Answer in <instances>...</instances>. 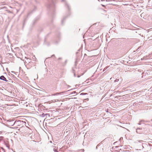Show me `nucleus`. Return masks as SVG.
Segmentation results:
<instances>
[{
	"instance_id": "obj_1",
	"label": "nucleus",
	"mask_w": 152,
	"mask_h": 152,
	"mask_svg": "<svg viewBox=\"0 0 152 152\" xmlns=\"http://www.w3.org/2000/svg\"><path fill=\"white\" fill-rule=\"evenodd\" d=\"M24 123H26V122L22 121H15L14 124H16V125L18 126L21 124H23Z\"/></svg>"
},
{
	"instance_id": "obj_2",
	"label": "nucleus",
	"mask_w": 152,
	"mask_h": 152,
	"mask_svg": "<svg viewBox=\"0 0 152 152\" xmlns=\"http://www.w3.org/2000/svg\"><path fill=\"white\" fill-rule=\"evenodd\" d=\"M54 6V4L53 2L51 1V3H49L47 5V7L49 9L53 8Z\"/></svg>"
},
{
	"instance_id": "obj_3",
	"label": "nucleus",
	"mask_w": 152,
	"mask_h": 152,
	"mask_svg": "<svg viewBox=\"0 0 152 152\" xmlns=\"http://www.w3.org/2000/svg\"><path fill=\"white\" fill-rule=\"evenodd\" d=\"M4 143L6 146L9 149L10 148V145L9 144V142L7 140H5L4 141Z\"/></svg>"
},
{
	"instance_id": "obj_4",
	"label": "nucleus",
	"mask_w": 152,
	"mask_h": 152,
	"mask_svg": "<svg viewBox=\"0 0 152 152\" xmlns=\"http://www.w3.org/2000/svg\"><path fill=\"white\" fill-rule=\"evenodd\" d=\"M61 1L62 2H64L66 7H67V8L69 10L70 8L69 7V5H68V4L67 3V2L65 0H61Z\"/></svg>"
},
{
	"instance_id": "obj_5",
	"label": "nucleus",
	"mask_w": 152,
	"mask_h": 152,
	"mask_svg": "<svg viewBox=\"0 0 152 152\" xmlns=\"http://www.w3.org/2000/svg\"><path fill=\"white\" fill-rule=\"evenodd\" d=\"M0 79L6 82L8 81V80H7L6 78L3 75H2L0 77Z\"/></svg>"
},
{
	"instance_id": "obj_6",
	"label": "nucleus",
	"mask_w": 152,
	"mask_h": 152,
	"mask_svg": "<svg viewBox=\"0 0 152 152\" xmlns=\"http://www.w3.org/2000/svg\"><path fill=\"white\" fill-rule=\"evenodd\" d=\"M141 130L142 128H137L136 129V132L138 134H141L142 133Z\"/></svg>"
},
{
	"instance_id": "obj_7",
	"label": "nucleus",
	"mask_w": 152,
	"mask_h": 152,
	"mask_svg": "<svg viewBox=\"0 0 152 152\" xmlns=\"http://www.w3.org/2000/svg\"><path fill=\"white\" fill-rule=\"evenodd\" d=\"M77 94L76 92L75 91H74L72 92L70 94L74 96L75 95L74 94Z\"/></svg>"
},
{
	"instance_id": "obj_8",
	"label": "nucleus",
	"mask_w": 152,
	"mask_h": 152,
	"mask_svg": "<svg viewBox=\"0 0 152 152\" xmlns=\"http://www.w3.org/2000/svg\"><path fill=\"white\" fill-rule=\"evenodd\" d=\"M49 115L48 114H44V113H42V117H44L46 116V115Z\"/></svg>"
},
{
	"instance_id": "obj_9",
	"label": "nucleus",
	"mask_w": 152,
	"mask_h": 152,
	"mask_svg": "<svg viewBox=\"0 0 152 152\" xmlns=\"http://www.w3.org/2000/svg\"><path fill=\"white\" fill-rule=\"evenodd\" d=\"M84 150L83 149H81L79 150H78L76 152H83Z\"/></svg>"
},
{
	"instance_id": "obj_10",
	"label": "nucleus",
	"mask_w": 152,
	"mask_h": 152,
	"mask_svg": "<svg viewBox=\"0 0 152 152\" xmlns=\"http://www.w3.org/2000/svg\"><path fill=\"white\" fill-rule=\"evenodd\" d=\"M54 148H53V151H54L55 152H57V150L56 149H55V148H56V147L54 146Z\"/></svg>"
},
{
	"instance_id": "obj_11",
	"label": "nucleus",
	"mask_w": 152,
	"mask_h": 152,
	"mask_svg": "<svg viewBox=\"0 0 152 152\" xmlns=\"http://www.w3.org/2000/svg\"><path fill=\"white\" fill-rule=\"evenodd\" d=\"M72 72H73V73H74V76L75 77H76V75H75V72H74V70L73 69H72Z\"/></svg>"
},
{
	"instance_id": "obj_12",
	"label": "nucleus",
	"mask_w": 152,
	"mask_h": 152,
	"mask_svg": "<svg viewBox=\"0 0 152 152\" xmlns=\"http://www.w3.org/2000/svg\"><path fill=\"white\" fill-rule=\"evenodd\" d=\"M66 18V17H65L64 18H63V19L62 20H61V23H63V22L64 21V20L65 19V18Z\"/></svg>"
},
{
	"instance_id": "obj_13",
	"label": "nucleus",
	"mask_w": 152,
	"mask_h": 152,
	"mask_svg": "<svg viewBox=\"0 0 152 152\" xmlns=\"http://www.w3.org/2000/svg\"><path fill=\"white\" fill-rule=\"evenodd\" d=\"M142 121H142V120H141V121H140L139 123H138V124L139 125H140V124H141V123H142Z\"/></svg>"
},
{
	"instance_id": "obj_14",
	"label": "nucleus",
	"mask_w": 152,
	"mask_h": 152,
	"mask_svg": "<svg viewBox=\"0 0 152 152\" xmlns=\"http://www.w3.org/2000/svg\"><path fill=\"white\" fill-rule=\"evenodd\" d=\"M86 94H87V93H81L80 94V95H86Z\"/></svg>"
},
{
	"instance_id": "obj_15",
	"label": "nucleus",
	"mask_w": 152,
	"mask_h": 152,
	"mask_svg": "<svg viewBox=\"0 0 152 152\" xmlns=\"http://www.w3.org/2000/svg\"><path fill=\"white\" fill-rule=\"evenodd\" d=\"M0 142L1 141V140H2L3 139V137H0Z\"/></svg>"
},
{
	"instance_id": "obj_16",
	"label": "nucleus",
	"mask_w": 152,
	"mask_h": 152,
	"mask_svg": "<svg viewBox=\"0 0 152 152\" xmlns=\"http://www.w3.org/2000/svg\"><path fill=\"white\" fill-rule=\"evenodd\" d=\"M30 59H29V60H28V61H27V62H28V63H29L31 62V61H30Z\"/></svg>"
},
{
	"instance_id": "obj_17",
	"label": "nucleus",
	"mask_w": 152,
	"mask_h": 152,
	"mask_svg": "<svg viewBox=\"0 0 152 152\" xmlns=\"http://www.w3.org/2000/svg\"><path fill=\"white\" fill-rule=\"evenodd\" d=\"M107 67H106L104 68V69L106 70L107 69Z\"/></svg>"
},
{
	"instance_id": "obj_18",
	"label": "nucleus",
	"mask_w": 152,
	"mask_h": 152,
	"mask_svg": "<svg viewBox=\"0 0 152 152\" xmlns=\"http://www.w3.org/2000/svg\"><path fill=\"white\" fill-rule=\"evenodd\" d=\"M55 56V55H53L51 57H53V56Z\"/></svg>"
},
{
	"instance_id": "obj_19",
	"label": "nucleus",
	"mask_w": 152,
	"mask_h": 152,
	"mask_svg": "<svg viewBox=\"0 0 152 152\" xmlns=\"http://www.w3.org/2000/svg\"><path fill=\"white\" fill-rule=\"evenodd\" d=\"M1 148L3 150H4V149L3 148H2V147H1Z\"/></svg>"
},
{
	"instance_id": "obj_20",
	"label": "nucleus",
	"mask_w": 152,
	"mask_h": 152,
	"mask_svg": "<svg viewBox=\"0 0 152 152\" xmlns=\"http://www.w3.org/2000/svg\"><path fill=\"white\" fill-rule=\"evenodd\" d=\"M25 58H26L27 59H28L29 58H27V57H25Z\"/></svg>"
},
{
	"instance_id": "obj_21",
	"label": "nucleus",
	"mask_w": 152,
	"mask_h": 152,
	"mask_svg": "<svg viewBox=\"0 0 152 152\" xmlns=\"http://www.w3.org/2000/svg\"><path fill=\"white\" fill-rule=\"evenodd\" d=\"M78 77H80V76L79 75H78V76H77Z\"/></svg>"
},
{
	"instance_id": "obj_22",
	"label": "nucleus",
	"mask_w": 152,
	"mask_h": 152,
	"mask_svg": "<svg viewBox=\"0 0 152 152\" xmlns=\"http://www.w3.org/2000/svg\"><path fill=\"white\" fill-rule=\"evenodd\" d=\"M139 92H137V94H138V93H139Z\"/></svg>"
},
{
	"instance_id": "obj_23",
	"label": "nucleus",
	"mask_w": 152,
	"mask_h": 152,
	"mask_svg": "<svg viewBox=\"0 0 152 152\" xmlns=\"http://www.w3.org/2000/svg\"><path fill=\"white\" fill-rule=\"evenodd\" d=\"M59 94V93H57L56 94H57H57Z\"/></svg>"
},
{
	"instance_id": "obj_24",
	"label": "nucleus",
	"mask_w": 152,
	"mask_h": 152,
	"mask_svg": "<svg viewBox=\"0 0 152 152\" xmlns=\"http://www.w3.org/2000/svg\"><path fill=\"white\" fill-rule=\"evenodd\" d=\"M98 145H97V146L96 147V149H97V146Z\"/></svg>"
},
{
	"instance_id": "obj_25",
	"label": "nucleus",
	"mask_w": 152,
	"mask_h": 152,
	"mask_svg": "<svg viewBox=\"0 0 152 152\" xmlns=\"http://www.w3.org/2000/svg\"><path fill=\"white\" fill-rule=\"evenodd\" d=\"M143 59H144V58H141V60H143Z\"/></svg>"
},
{
	"instance_id": "obj_26",
	"label": "nucleus",
	"mask_w": 152,
	"mask_h": 152,
	"mask_svg": "<svg viewBox=\"0 0 152 152\" xmlns=\"http://www.w3.org/2000/svg\"><path fill=\"white\" fill-rule=\"evenodd\" d=\"M11 140L12 141V139H11Z\"/></svg>"
}]
</instances>
